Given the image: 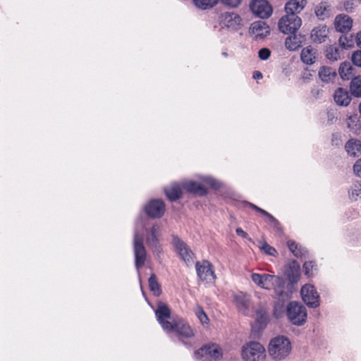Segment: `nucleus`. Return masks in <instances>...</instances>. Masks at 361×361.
Returning <instances> with one entry per match:
<instances>
[{"label":"nucleus","mask_w":361,"mask_h":361,"mask_svg":"<svg viewBox=\"0 0 361 361\" xmlns=\"http://www.w3.org/2000/svg\"><path fill=\"white\" fill-rule=\"evenodd\" d=\"M291 343L283 336L273 338L269 344L268 353L276 361H281L288 356L291 351Z\"/></svg>","instance_id":"f257e3e1"},{"label":"nucleus","mask_w":361,"mask_h":361,"mask_svg":"<svg viewBox=\"0 0 361 361\" xmlns=\"http://www.w3.org/2000/svg\"><path fill=\"white\" fill-rule=\"evenodd\" d=\"M286 314L290 323L300 326L305 324L307 319L306 307L296 301L288 302L286 307Z\"/></svg>","instance_id":"f03ea898"},{"label":"nucleus","mask_w":361,"mask_h":361,"mask_svg":"<svg viewBox=\"0 0 361 361\" xmlns=\"http://www.w3.org/2000/svg\"><path fill=\"white\" fill-rule=\"evenodd\" d=\"M241 356L245 361H263L266 357L265 349L259 342L251 341L243 346Z\"/></svg>","instance_id":"7ed1b4c3"},{"label":"nucleus","mask_w":361,"mask_h":361,"mask_svg":"<svg viewBox=\"0 0 361 361\" xmlns=\"http://www.w3.org/2000/svg\"><path fill=\"white\" fill-rule=\"evenodd\" d=\"M133 253L135 256V266L137 271L145 265L147 259V250L144 245L143 237L137 231H135L133 235Z\"/></svg>","instance_id":"20e7f679"},{"label":"nucleus","mask_w":361,"mask_h":361,"mask_svg":"<svg viewBox=\"0 0 361 361\" xmlns=\"http://www.w3.org/2000/svg\"><path fill=\"white\" fill-rule=\"evenodd\" d=\"M195 357L196 359L203 361H218L223 357L222 350L216 343L204 345L195 352Z\"/></svg>","instance_id":"39448f33"},{"label":"nucleus","mask_w":361,"mask_h":361,"mask_svg":"<svg viewBox=\"0 0 361 361\" xmlns=\"http://www.w3.org/2000/svg\"><path fill=\"white\" fill-rule=\"evenodd\" d=\"M302 20L293 13H286L279 20V30L284 34H294L301 26Z\"/></svg>","instance_id":"423d86ee"},{"label":"nucleus","mask_w":361,"mask_h":361,"mask_svg":"<svg viewBox=\"0 0 361 361\" xmlns=\"http://www.w3.org/2000/svg\"><path fill=\"white\" fill-rule=\"evenodd\" d=\"M218 23L221 28H226L233 31L240 29L243 25L241 17L234 12L221 13L218 18Z\"/></svg>","instance_id":"0eeeda50"},{"label":"nucleus","mask_w":361,"mask_h":361,"mask_svg":"<svg viewBox=\"0 0 361 361\" xmlns=\"http://www.w3.org/2000/svg\"><path fill=\"white\" fill-rule=\"evenodd\" d=\"M303 302L311 308H316L320 305V297L314 286L305 284L300 290Z\"/></svg>","instance_id":"6e6552de"},{"label":"nucleus","mask_w":361,"mask_h":361,"mask_svg":"<svg viewBox=\"0 0 361 361\" xmlns=\"http://www.w3.org/2000/svg\"><path fill=\"white\" fill-rule=\"evenodd\" d=\"M171 312L169 306L164 302H159L155 310V315L164 331L170 330L172 328V322L168 320L171 318Z\"/></svg>","instance_id":"1a4fd4ad"},{"label":"nucleus","mask_w":361,"mask_h":361,"mask_svg":"<svg viewBox=\"0 0 361 361\" xmlns=\"http://www.w3.org/2000/svg\"><path fill=\"white\" fill-rule=\"evenodd\" d=\"M250 7L252 12L260 18H267L273 12L272 6L267 0H252Z\"/></svg>","instance_id":"9d476101"},{"label":"nucleus","mask_w":361,"mask_h":361,"mask_svg":"<svg viewBox=\"0 0 361 361\" xmlns=\"http://www.w3.org/2000/svg\"><path fill=\"white\" fill-rule=\"evenodd\" d=\"M159 230L160 226L158 224H154L146 234V242L147 245L151 248L153 253L157 256H159V254L161 253L162 251L159 240Z\"/></svg>","instance_id":"9b49d317"},{"label":"nucleus","mask_w":361,"mask_h":361,"mask_svg":"<svg viewBox=\"0 0 361 361\" xmlns=\"http://www.w3.org/2000/svg\"><path fill=\"white\" fill-rule=\"evenodd\" d=\"M171 326V329L165 331L167 333L176 332L181 338H187L194 336L193 331L190 325L182 319H173Z\"/></svg>","instance_id":"f8f14e48"},{"label":"nucleus","mask_w":361,"mask_h":361,"mask_svg":"<svg viewBox=\"0 0 361 361\" xmlns=\"http://www.w3.org/2000/svg\"><path fill=\"white\" fill-rule=\"evenodd\" d=\"M195 269L198 277L202 281L210 282L216 278L212 264L207 260H203L202 262H197Z\"/></svg>","instance_id":"ddd939ff"},{"label":"nucleus","mask_w":361,"mask_h":361,"mask_svg":"<svg viewBox=\"0 0 361 361\" xmlns=\"http://www.w3.org/2000/svg\"><path fill=\"white\" fill-rule=\"evenodd\" d=\"M173 245L179 256L187 264L192 262L194 254L185 243L178 236L173 235Z\"/></svg>","instance_id":"4468645a"},{"label":"nucleus","mask_w":361,"mask_h":361,"mask_svg":"<svg viewBox=\"0 0 361 361\" xmlns=\"http://www.w3.org/2000/svg\"><path fill=\"white\" fill-rule=\"evenodd\" d=\"M164 202L159 199L150 200L145 207V212L151 218H161L165 212Z\"/></svg>","instance_id":"2eb2a0df"},{"label":"nucleus","mask_w":361,"mask_h":361,"mask_svg":"<svg viewBox=\"0 0 361 361\" xmlns=\"http://www.w3.org/2000/svg\"><path fill=\"white\" fill-rule=\"evenodd\" d=\"M252 281L259 287L265 289L271 290L273 287V281L278 280V276L271 275L267 274H257L252 273L251 274Z\"/></svg>","instance_id":"dca6fc26"},{"label":"nucleus","mask_w":361,"mask_h":361,"mask_svg":"<svg viewBox=\"0 0 361 361\" xmlns=\"http://www.w3.org/2000/svg\"><path fill=\"white\" fill-rule=\"evenodd\" d=\"M286 280L278 276V280L273 281L272 288L274 290L275 298L278 300H288L290 298L291 293L288 291L286 286Z\"/></svg>","instance_id":"f3484780"},{"label":"nucleus","mask_w":361,"mask_h":361,"mask_svg":"<svg viewBox=\"0 0 361 361\" xmlns=\"http://www.w3.org/2000/svg\"><path fill=\"white\" fill-rule=\"evenodd\" d=\"M182 188L188 192L197 195V196H205L207 194V190L202 184L190 180L182 183Z\"/></svg>","instance_id":"a211bd4d"},{"label":"nucleus","mask_w":361,"mask_h":361,"mask_svg":"<svg viewBox=\"0 0 361 361\" xmlns=\"http://www.w3.org/2000/svg\"><path fill=\"white\" fill-rule=\"evenodd\" d=\"M353 20L348 15H338L334 20V26L338 32H348L352 27Z\"/></svg>","instance_id":"6ab92c4d"},{"label":"nucleus","mask_w":361,"mask_h":361,"mask_svg":"<svg viewBox=\"0 0 361 361\" xmlns=\"http://www.w3.org/2000/svg\"><path fill=\"white\" fill-rule=\"evenodd\" d=\"M314 13L320 20H324L334 14V9L329 2L322 1L315 6Z\"/></svg>","instance_id":"aec40b11"},{"label":"nucleus","mask_w":361,"mask_h":361,"mask_svg":"<svg viewBox=\"0 0 361 361\" xmlns=\"http://www.w3.org/2000/svg\"><path fill=\"white\" fill-rule=\"evenodd\" d=\"M334 99L336 104L340 106H347L351 102L349 92L343 87H338L335 90Z\"/></svg>","instance_id":"412c9836"},{"label":"nucleus","mask_w":361,"mask_h":361,"mask_svg":"<svg viewBox=\"0 0 361 361\" xmlns=\"http://www.w3.org/2000/svg\"><path fill=\"white\" fill-rule=\"evenodd\" d=\"M307 0H289L284 7L286 13L298 15L307 5Z\"/></svg>","instance_id":"4be33fe9"},{"label":"nucleus","mask_w":361,"mask_h":361,"mask_svg":"<svg viewBox=\"0 0 361 361\" xmlns=\"http://www.w3.org/2000/svg\"><path fill=\"white\" fill-rule=\"evenodd\" d=\"M251 32L255 35L256 37L264 38L269 34V27L264 21H255L251 24Z\"/></svg>","instance_id":"5701e85b"},{"label":"nucleus","mask_w":361,"mask_h":361,"mask_svg":"<svg viewBox=\"0 0 361 361\" xmlns=\"http://www.w3.org/2000/svg\"><path fill=\"white\" fill-rule=\"evenodd\" d=\"M347 154L353 157H359L361 154V141L356 138H351L345 145Z\"/></svg>","instance_id":"b1692460"},{"label":"nucleus","mask_w":361,"mask_h":361,"mask_svg":"<svg viewBox=\"0 0 361 361\" xmlns=\"http://www.w3.org/2000/svg\"><path fill=\"white\" fill-rule=\"evenodd\" d=\"M329 35V29L326 25L315 27L311 33L312 40L316 43H323L326 41Z\"/></svg>","instance_id":"393cba45"},{"label":"nucleus","mask_w":361,"mask_h":361,"mask_svg":"<svg viewBox=\"0 0 361 361\" xmlns=\"http://www.w3.org/2000/svg\"><path fill=\"white\" fill-rule=\"evenodd\" d=\"M300 265L293 260L286 271V276L291 285L298 283L300 277Z\"/></svg>","instance_id":"a878e982"},{"label":"nucleus","mask_w":361,"mask_h":361,"mask_svg":"<svg viewBox=\"0 0 361 361\" xmlns=\"http://www.w3.org/2000/svg\"><path fill=\"white\" fill-rule=\"evenodd\" d=\"M305 40V36L294 34L286 39L285 46L290 51H295L302 46Z\"/></svg>","instance_id":"bb28decb"},{"label":"nucleus","mask_w":361,"mask_h":361,"mask_svg":"<svg viewBox=\"0 0 361 361\" xmlns=\"http://www.w3.org/2000/svg\"><path fill=\"white\" fill-rule=\"evenodd\" d=\"M182 186L177 183L172 184L169 188L164 189L165 194L168 199L174 202L180 199L182 196Z\"/></svg>","instance_id":"cd10ccee"},{"label":"nucleus","mask_w":361,"mask_h":361,"mask_svg":"<svg viewBox=\"0 0 361 361\" xmlns=\"http://www.w3.org/2000/svg\"><path fill=\"white\" fill-rule=\"evenodd\" d=\"M354 68L349 61H344L340 64L338 74L343 80H348L353 78Z\"/></svg>","instance_id":"c85d7f7f"},{"label":"nucleus","mask_w":361,"mask_h":361,"mask_svg":"<svg viewBox=\"0 0 361 361\" xmlns=\"http://www.w3.org/2000/svg\"><path fill=\"white\" fill-rule=\"evenodd\" d=\"M318 75L322 82L327 83L332 82L335 79L336 72L331 67L322 66L319 68Z\"/></svg>","instance_id":"c756f323"},{"label":"nucleus","mask_w":361,"mask_h":361,"mask_svg":"<svg viewBox=\"0 0 361 361\" xmlns=\"http://www.w3.org/2000/svg\"><path fill=\"white\" fill-rule=\"evenodd\" d=\"M269 321V316L267 309L260 307L256 310V323L260 329L266 327Z\"/></svg>","instance_id":"7c9ffc66"},{"label":"nucleus","mask_w":361,"mask_h":361,"mask_svg":"<svg viewBox=\"0 0 361 361\" xmlns=\"http://www.w3.org/2000/svg\"><path fill=\"white\" fill-rule=\"evenodd\" d=\"M346 125L348 128L355 134H357L361 128V121L357 114L348 116Z\"/></svg>","instance_id":"2f4dec72"},{"label":"nucleus","mask_w":361,"mask_h":361,"mask_svg":"<svg viewBox=\"0 0 361 361\" xmlns=\"http://www.w3.org/2000/svg\"><path fill=\"white\" fill-rule=\"evenodd\" d=\"M300 58L303 63L311 65L314 63L316 59L315 51L310 46L307 47L302 50Z\"/></svg>","instance_id":"473e14b6"},{"label":"nucleus","mask_w":361,"mask_h":361,"mask_svg":"<svg viewBox=\"0 0 361 361\" xmlns=\"http://www.w3.org/2000/svg\"><path fill=\"white\" fill-rule=\"evenodd\" d=\"M149 288L154 296H159L161 294V289L155 274H151L148 279Z\"/></svg>","instance_id":"72a5a7b5"},{"label":"nucleus","mask_w":361,"mask_h":361,"mask_svg":"<svg viewBox=\"0 0 361 361\" xmlns=\"http://www.w3.org/2000/svg\"><path fill=\"white\" fill-rule=\"evenodd\" d=\"M287 245L290 251L293 254L295 257L298 258L305 256L307 250L302 247L301 245L297 244L295 241L288 240L287 242Z\"/></svg>","instance_id":"f704fd0d"},{"label":"nucleus","mask_w":361,"mask_h":361,"mask_svg":"<svg viewBox=\"0 0 361 361\" xmlns=\"http://www.w3.org/2000/svg\"><path fill=\"white\" fill-rule=\"evenodd\" d=\"M350 91L353 96L361 97V76L352 78L350 84Z\"/></svg>","instance_id":"c9c22d12"},{"label":"nucleus","mask_w":361,"mask_h":361,"mask_svg":"<svg viewBox=\"0 0 361 361\" xmlns=\"http://www.w3.org/2000/svg\"><path fill=\"white\" fill-rule=\"evenodd\" d=\"M194 5L199 9L205 11L214 8L219 0H192Z\"/></svg>","instance_id":"e433bc0d"},{"label":"nucleus","mask_w":361,"mask_h":361,"mask_svg":"<svg viewBox=\"0 0 361 361\" xmlns=\"http://www.w3.org/2000/svg\"><path fill=\"white\" fill-rule=\"evenodd\" d=\"M244 205L246 206V207H249L250 208H252V209H254L255 211L260 213L261 214L267 216L269 221L273 223L275 226H278L279 225V221L274 216H272L271 214H269V212H267V211L261 209L260 207H257V205L251 203V202H244Z\"/></svg>","instance_id":"4c0bfd02"},{"label":"nucleus","mask_w":361,"mask_h":361,"mask_svg":"<svg viewBox=\"0 0 361 361\" xmlns=\"http://www.w3.org/2000/svg\"><path fill=\"white\" fill-rule=\"evenodd\" d=\"M341 49L336 44L329 46L326 50V57L331 61H337L341 58Z\"/></svg>","instance_id":"58836bf2"},{"label":"nucleus","mask_w":361,"mask_h":361,"mask_svg":"<svg viewBox=\"0 0 361 361\" xmlns=\"http://www.w3.org/2000/svg\"><path fill=\"white\" fill-rule=\"evenodd\" d=\"M349 198L352 201H357L358 198H361V182L356 181L353 183L350 188L348 190Z\"/></svg>","instance_id":"ea45409f"},{"label":"nucleus","mask_w":361,"mask_h":361,"mask_svg":"<svg viewBox=\"0 0 361 361\" xmlns=\"http://www.w3.org/2000/svg\"><path fill=\"white\" fill-rule=\"evenodd\" d=\"M353 37L350 35L347 36L346 35H342L338 39V45L342 49H349L353 47Z\"/></svg>","instance_id":"a19ab883"},{"label":"nucleus","mask_w":361,"mask_h":361,"mask_svg":"<svg viewBox=\"0 0 361 361\" xmlns=\"http://www.w3.org/2000/svg\"><path fill=\"white\" fill-rule=\"evenodd\" d=\"M285 301L286 300H279L276 302L273 310V314L276 318H281L283 314L286 313Z\"/></svg>","instance_id":"79ce46f5"},{"label":"nucleus","mask_w":361,"mask_h":361,"mask_svg":"<svg viewBox=\"0 0 361 361\" xmlns=\"http://www.w3.org/2000/svg\"><path fill=\"white\" fill-rule=\"evenodd\" d=\"M235 301L237 307L243 311L246 310L248 308V300L244 295H238L235 296Z\"/></svg>","instance_id":"37998d69"},{"label":"nucleus","mask_w":361,"mask_h":361,"mask_svg":"<svg viewBox=\"0 0 361 361\" xmlns=\"http://www.w3.org/2000/svg\"><path fill=\"white\" fill-rule=\"evenodd\" d=\"M316 264L313 261L305 262L303 264L305 274L311 277L314 275V270H316Z\"/></svg>","instance_id":"c03bdc74"},{"label":"nucleus","mask_w":361,"mask_h":361,"mask_svg":"<svg viewBox=\"0 0 361 361\" xmlns=\"http://www.w3.org/2000/svg\"><path fill=\"white\" fill-rule=\"evenodd\" d=\"M202 180L214 189H219L221 188L222 184L212 177H204L202 178Z\"/></svg>","instance_id":"a18cd8bd"},{"label":"nucleus","mask_w":361,"mask_h":361,"mask_svg":"<svg viewBox=\"0 0 361 361\" xmlns=\"http://www.w3.org/2000/svg\"><path fill=\"white\" fill-rule=\"evenodd\" d=\"M195 313L202 324H207L208 322V317L201 306L197 307Z\"/></svg>","instance_id":"49530a36"},{"label":"nucleus","mask_w":361,"mask_h":361,"mask_svg":"<svg viewBox=\"0 0 361 361\" xmlns=\"http://www.w3.org/2000/svg\"><path fill=\"white\" fill-rule=\"evenodd\" d=\"M261 250L270 256H275L277 252L274 247L269 245L267 243H263V245L261 246Z\"/></svg>","instance_id":"de8ad7c7"},{"label":"nucleus","mask_w":361,"mask_h":361,"mask_svg":"<svg viewBox=\"0 0 361 361\" xmlns=\"http://www.w3.org/2000/svg\"><path fill=\"white\" fill-rule=\"evenodd\" d=\"M219 1L228 7L236 8L241 4L242 0H219Z\"/></svg>","instance_id":"09e8293b"},{"label":"nucleus","mask_w":361,"mask_h":361,"mask_svg":"<svg viewBox=\"0 0 361 361\" xmlns=\"http://www.w3.org/2000/svg\"><path fill=\"white\" fill-rule=\"evenodd\" d=\"M271 56V51L267 48H262L258 51V56L261 60H267Z\"/></svg>","instance_id":"8fccbe9b"},{"label":"nucleus","mask_w":361,"mask_h":361,"mask_svg":"<svg viewBox=\"0 0 361 361\" xmlns=\"http://www.w3.org/2000/svg\"><path fill=\"white\" fill-rule=\"evenodd\" d=\"M352 61L354 65L361 67V51H357L353 53Z\"/></svg>","instance_id":"3c124183"},{"label":"nucleus","mask_w":361,"mask_h":361,"mask_svg":"<svg viewBox=\"0 0 361 361\" xmlns=\"http://www.w3.org/2000/svg\"><path fill=\"white\" fill-rule=\"evenodd\" d=\"M353 171L357 176L361 178V158L355 163Z\"/></svg>","instance_id":"603ef678"},{"label":"nucleus","mask_w":361,"mask_h":361,"mask_svg":"<svg viewBox=\"0 0 361 361\" xmlns=\"http://www.w3.org/2000/svg\"><path fill=\"white\" fill-rule=\"evenodd\" d=\"M327 119L330 124L334 123L337 120L336 112L334 110H330L327 112Z\"/></svg>","instance_id":"864d4df0"},{"label":"nucleus","mask_w":361,"mask_h":361,"mask_svg":"<svg viewBox=\"0 0 361 361\" xmlns=\"http://www.w3.org/2000/svg\"><path fill=\"white\" fill-rule=\"evenodd\" d=\"M331 142L333 145L338 146L341 144V135L339 134H333L331 137Z\"/></svg>","instance_id":"5fc2aeb1"},{"label":"nucleus","mask_w":361,"mask_h":361,"mask_svg":"<svg viewBox=\"0 0 361 361\" xmlns=\"http://www.w3.org/2000/svg\"><path fill=\"white\" fill-rule=\"evenodd\" d=\"M235 232L238 235L241 236L243 238H248V234L241 228H237Z\"/></svg>","instance_id":"6e6d98bb"},{"label":"nucleus","mask_w":361,"mask_h":361,"mask_svg":"<svg viewBox=\"0 0 361 361\" xmlns=\"http://www.w3.org/2000/svg\"><path fill=\"white\" fill-rule=\"evenodd\" d=\"M355 41L357 47L361 48V30L357 34Z\"/></svg>","instance_id":"4d7b16f0"},{"label":"nucleus","mask_w":361,"mask_h":361,"mask_svg":"<svg viewBox=\"0 0 361 361\" xmlns=\"http://www.w3.org/2000/svg\"><path fill=\"white\" fill-rule=\"evenodd\" d=\"M263 77L262 73L260 71H256L253 73V78L255 79H262Z\"/></svg>","instance_id":"13d9d810"},{"label":"nucleus","mask_w":361,"mask_h":361,"mask_svg":"<svg viewBox=\"0 0 361 361\" xmlns=\"http://www.w3.org/2000/svg\"><path fill=\"white\" fill-rule=\"evenodd\" d=\"M222 55L225 57H226L228 56V54L225 51L222 52Z\"/></svg>","instance_id":"bf43d9fd"},{"label":"nucleus","mask_w":361,"mask_h":361,"mask_svg":"<svg viewBox=\"0 0 361 361\" xmlns=\"http://www.w3.org/2000/svg\"><path fill=\"white\" fill-rule=\"evenodd\" d=\"M359 111L361 114V103L359 104Z\"/></svg>","instance_id":"052dcab7"}]
</instances>
